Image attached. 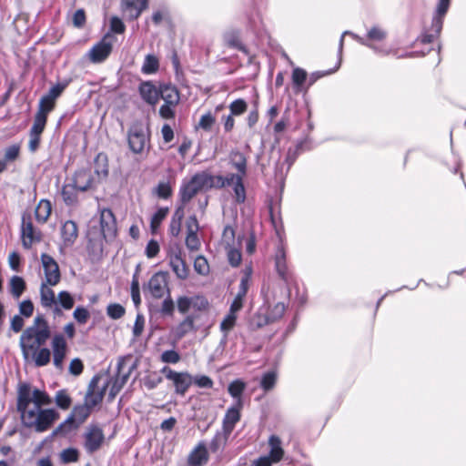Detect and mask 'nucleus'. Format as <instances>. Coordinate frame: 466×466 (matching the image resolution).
Returning <instances> with one entry per match:
<instances>
[{"label":"nucleus","mask_w":466,"mask_h":466,"mask_svg":"<svg viewBox=\"0 0 466 466\" xmlns=\"http://www.w3.org/2000/svg\"><path fill=\"white\" fill-rule=\"evenodd\" d=\"M244 178L245 177L238 178V181L231 187L233 191V198L237 204H243L247 198Z\"/></svg>","instance_id":"nucleus-46"},{"label":"nucleus","mask_w":466,"mask_h":466,"mask_svg":"<svg viewBox=\"0 0 466 466\" xmlns=\"http://www.w3.org/2000/svg\"><path fill=\"white\" fill-rule=\"evenodd\" d=\"M229 163L237 170V172L247 176L248 160L246 156L238 150H233L229 155Z\"/></svg>","instance_id":"nucleus-32"},{"label":"nucleus","mask_w":466,"mask_h":466,"mask_svg":"<svg viewBox=\"0 0 466 466\" xmlns=\"http://www.w3.org/2000/svg\"><path fill=\"white\" fill-rule=\"evenodd\" d=\"M228 107L231 115L240 116L247 111L248 104L244 99L238 98L232 101Z\"/></svg>","instance_id":"nucleus-62"},{"label":"nucleus","mask_w":466,"mask_h":466,"mask_svg":"<svg viewBox=\"0 0 466 466\" xmlns=\"http://www.w3.org/2000/svg\"><path fill=\"white\" fill-rule=\"evenodd\" d=\"M223 39L228 47L238 50L246 56H249L248 47L242 43L240 39V32L238 30L230 29L225 32Z\"/></svg>","instance_id":"nucleus-27"},{"label":"nucleus","mask_w":466,"mask_h":466,"mask_svg":"<svg viewBox=\"0 0 466 466\" xmlns=\"http://www.w3.org/2000/svg\"><path fill=\"white\" fill-rule=\"evenodd\" d=\"M250 281V273H245L239 282L238 293L230 305L231 311H239L243 307L244 299L248 293Z\"/></svg>","instance_id":"nucleus-25"},{"label":"nucleus","mask_w":466,"mask_h":466,"mask_svg":"<svg viewBox=\"0 0 466 466\" xmlns=\"http://www.w3.org/2000/svg\"><path fill=\"white\" fill-rule=\"evenodd\" d=\"M47 122V117L39 114L35 115L34 123L31 127L29 135L41 136Z\"/></svg>","instance_id":"nucleus-52"},{"label":"nucleus","mask_w":466,"mask_h":466,"mask_svg":"<svg viewBox=\"0 0 466 466\" xmlns=\"http://www.w3.org/2000/svg\"><path fill=\"white\" fill-rule=\"evenodd\" d=\"M51 346L54 366L58 370H63V362L67 350L65 337L60 333L56 334L52 339Z\"/></svg>","instance_id":"nucleus-14"},{"label":"nucleus","mask_w":466,"mask_h":466,"mask_svg":"<svg viewBox=\"0 0 466 466\" xmlns=\"http://www.w3.org/2000/svg\"><path fill=\"white\" fill-rule=\"evenodd\" d=\"M21 239L25 249H30L35 242L41 240V231L34 227L30 215L22 217Z\"/></svg>","instance_id":"nucleus-5"},{"label":"nucleus","mask_w":466,"mask_h":466,"mask_svg":"<svg viewBox=\"0 0 466 466\" xmlns=\"http://www.w3.org/2000/svg\"><path fill=\"white\" fill-rule=\"evenodd\" d=\"M62 243L60 249L71 248L78 238V227L73 220H66L60 228Z\"/></svg>","instance_id":"nucleus-16"},{"label":"nucleus","mask_w":466,"mask_h":466,"mask_svg":"<svg viewBox=\"0 0 466 466\" xmlns=\"http://www.w3.org/2000/svg\"><path fill=\"white\" fill-rule=\"evenodd\" d=\"M168 208H159L152 216L150 220V228L152 233H155L160 227L162 221L168 214Z\"/></svg>","instance_id":"nucleus-50"},{"label":"nucleus","mask_w":466,"mask_h":466,"mask_svg":"<svg viewBox=\"0 0 466 466\" xmlns=\"http://www.w3.org/2000/svg\"><path fill=\"white\" fill-rule=\"evenodd\" d=\"M277 375L274 371H268L265 373L260 380V387L265 390L268 391L272 390L276 384Z\"/></svg>","instance_id":"nucleus-61"},{"label":"nucleus","mask_w":466,"mask_h":466,"mask_svg":"<svg viewBox=\"0 0 466 466\" xmlns=\"http://www.w3.org/2000/svg\"><path fill=\"white\" fill-rule=\"evenodd\" d=\"M195 329V317L187 315L175 329V335L177 339H182L188 332Z\"/></svg>","instance_id":"nucleus-38"},{"label":"nucleus","mask_w":466,"mask_h":466,"mask_svg":"<svg viewBox=\"0 0 466 466\" xmlns=\"http://www.w3.org/2000/svg\"><path fill=\"white\" fill-rule=\"evenodd\" d=\"M95 173L99 177H106L108 176V160L105 153H98L94 160Z\"/></svg>","instance_id":"nucleus-41"},{"label":"nucleus","mask_w":466,"mask_h":466,"mask_svg":"<svg viewBox=\"0 0 466 466\" xmlns=\"http://www.w3.org/2000/svg\"><path fill=\"white\" fill-rule=\"evenodd\" d=\"M169 265L177 279L181 280L187 279L189 270L185 260L182 258L180 252L172 254L170 256Z\"/></svg>","instance_id":"nucleus-28"},{"label":"nucleus","mask_w":466,"mask_h":466,"mask_svg":"<svg viewBox=\"0 0 466 466\" xmlns=\"http://www.w3.org/2000/svg\"><path fill=\"white\" fill-rule=\"evenodd\" d=\"M198 191L210 189V173L208 171L198 172L189 179Z\"/></svg>","instance_id":"nucleus-37"},{"label":"nucleus","mask_w":466,"mask_h":466,"mask_svg":"<svg viewBox=\"0 0 466 466\" xmlns=\"http://www.w3.org/2000/svg\"><path fill=\"white\" fill-rule=\"evenodd\" d=\"M52 211L51 202L47 199H41L35 208V218L38 222L45 223Z\"/></svg>","instance_id":"nucleus-43"},{"label":"nucleus","mask_w":466,"mask_h":466,"mask_svg":"<svg viewBox=\"0 0 466 466\" xmlns=\"http://www.w3.org/2000/svg\"><path fill=\"white\" fill-rule=\"evenodd\" d=\"M303 142H299L294 148H289L284 162L287 164L286 172H289L302 149Z\"/></svg>","instance_id":"nucleus-54"},{"label":"nucleus","mask_w":466,"mask_h":466,"mask_svg":"<svg viewBox=\"0 0 466 466\" xmlns=\"http://www.w3.org/2000/svg\"><path fill=\"white\" fill-rule=\"evenodd\" d=\"M279 238H281L279 237ZM275 269L279 277L287 284H290L294 281V275L292 270L287 262L286 249L282 239H279V243L276 248L275 256Z\"/></svg>","instance_id":"nucleus-4"},{"label":"nucleus","mask_w":466,"mask_h":466,"mask_svg":"<svg viewBox=\"0 0 466 466\" xmlns=\"http://www.w3.org/2000/svg\"><path fill=\"white\" fill-rule=\"evenodd\" d=\"M105 441L103 430L97 425H90L85 434V449L93 453L100 449Z\"/></svg>","instance_id":"nucleus-12"},{"label":"nucleus","mask_w":466,"mask_h":466,"mask_svg":"<svg viewBox=\"0 0 466 466\" xmlns=\"http://www.w3.org/2000/svg\"><path fill=\"white\" fill-rule=\"evenodd\" d=\"M123 366H124V361L119 360L117 362V367H116V370H117L116 375L115 376V378H112L106 382V383H108V387H109L108 401H112L116 398V396L119 393V391L122 390L124 385L127 383L132 370L135 368V366H132L128 369V370L127 372L122 373Z\"/></svg>","instance_id":"nucleus-7"},{"label":"nucleus","mask_w":466,"mask_h":466,"mask_svg":"<svg viewBox=\"0 0 466 466\" xmlns=\"http://www.w3.org/2000/svg\"><path fill=\"white\" fill-rule=\"evenodd\" d=\"M198 189L190 180H184L180 186L178 196L182 205L188 203L198 193Z\"/></svg>","instance_id":"nucleus-35"},{"label":"nucleus","mask_w":466,"mask_h":466,"mask_svg":"<svg viewBox=\"0 0 466 466\" xmlns=\"http://www.w3.org/2000/svg\"><path fill=\"white\" fill-rule=\"evenodd\" d=\"M208 461V453L206 445L203 442L198 444V446L189 453L187 462L190 466H203Z\"/></svg>","instance_id":"nucleus-30"},{"label":"nucleus","mask_w":466,"mask_h":466,"mask_svg":"<svg viewBox=\"0 0 466 466\" xmlns=\"http://www.w3.org/2000/svg\"><path fill=\"white\" fill-rule=\"evenodd\" d=\"M246 384L240 380H235L229 383L228 391L232 398L236 400L235 405L243 407L242 393L245 390Z\"/></svg>","instance_id":"nucleus-36"},{"label":"nucleus","mask_w":466,"mask_h":466,"mask_svg":"<svg viewBox=\"0 0 466 466\" xmlns=\"http://www.w3.org/2000/svg\"><path fill=\"white\" fill-rule=\"evenodd\" d=\"M77 189L71 183L62 187L61 195L66 206H74L77 203Z\"/></svg>","instance_id":"nucleus-45"},{"label":"nucleus","mask_w":466,"mask_h":466,"mask_svg":"<svg viewBox=\"0 0 466 466\" xmlns=\"http://www.w3.org/2000/svg\"><path fill=\"white\" fill-rule=\"evenodd\" d=\"M40 302L43 308L51 309L56 316L62 315V310L56 303L55 292L46 282H42L40 287Z\"/></svg>","instance_id":"nucleus-18"},{"label":"nucleus","mask_w":466,"mask_h":466,"mask_svg":"<svg viewBox=\"0 0 466 466\" xmlns=\"http://www.w3.org/2000/svg\"><path fill=\"white\" fill-rule=\"evenodd\" d=\"M161 372L167 380L173 381L176 393L184 396L192 383V377L187 372H177L167 366L161 370Z\"/></svg>","instance_id":"nucleus-6"},{"label":"nucleus","mask_w":466,"mask_h":466,"mask_svg":"<svg viewBox=\"0 0 466 466\" xmlns=\"http://www.w3.org/2000/svg\"><path fill=\"white\" fill-rule=\"evenodd\" d=\"M52 399L50 396L43 390L35 389L33 390V404L38 406L40 409L43 405H50Z\"/></svg>","instance_id":"nucleus-56"},{"label":"nucleus","mask_w":466,"mask_h":466,"mask_svg":"<svg viewBox=\"0 0 466 466\" xmlns=\"http://www.w3.org/2000/svg\"><path fill=\"white\" fill-rule=\"evenodd\" d=\"M60 458L64 464L76 462L79 460V452L75 448H67L62 451Z\"/></svg>","instance_id":"nucleus-58"},{"label":"nucleus","mask_w":466,"mask_h":466,"mask_svg":"<svg viewBox=\"0 0 466 466\" xmlns=\"http://www.w3.org/2000/svg\"><path fill=\"white\" fill-rule=\"evenodd\" d=\"M238 311H231L229 309V312L225 316L223 320L220 323V329L224 333V338L228 337V332L234 328L237 320V313Z\"/></svg>","instance_id":"nucleus-49"},{"label":"nucleus","mask_w":466,"mask_h":466,"mask_svg":"<svg viewBox=\"0 0 466 466\" xmlns=\"http://www.w3.org/2000/svg\"><path fill=\"white\" fill-rule=\"evenodd\" d=\"M450 5L451 0H438L431 27V30L438 35H441L443 26V20L450 8Z\"/></svg>","instance_id":"nucleus-19"},{"label":"nucleus","mask_w":466,"mask_h":466,"mask_svg":"<svg viewBox=\"0 0 466 466\" xmlns=\"http://www.w3.org/2000/svg\"><path fill=\"white\" fill-rule=\"evenodd\" d=\"M56 303L61 310H69L74 307L75 299L71 293L66 290H63L58 293Z\"/></svg>","instance_id":"nucleus-47"},{"label":"nucleus","mask_w":466,"mask_h":466,"mask_svg":"<svg viewBox=\"0 0 466 466\" xmlns=\"http://www.w3.org/2000/svg\"><path fill=\"white\" fill-rule=\"evenodd\" d=\"M216 119L214 116L208 112L201 116L198 127L202 128L205 131H210Z\"/></svg>","instance_id":"nucleus-64"},{"label":"nucleus","mask_w":466,"mask_h":466,"mask_svg":"<svg viewBox=\"0 0 466 466\" xmlns=\"http://www.w3.org/2000/svg\"><path fill=\"white\" fill-rule=\"evenodd\" d=\"M51 352L47 348H40L34 356L36 367H44L50 362Z\"/></svg>","instance_id":"nucleus-55"},{"label":"nucleus","mask_w":466,"mask_h":466,"mask_svg":"<svg viewBox=\"0 0 466 466\" xmlns=\"http://www.w3.org/2000/svg\"><path fill=\"white\" fill-rule=\"evenodd\" d=\"M147 7V0H122V8L132 20L137 19Z\"/></svg>","instance_id":"nucleus-26"},{"label":"nucleus","mask_w":466,"mask_h":466,"mask_svg":"<svg viewBox=\"0 0 466 466\" xmlns=\"http://www.w3.org/2000/svg\"><path fill=\"white\" fill-rule=\"evenodd\" d=\"M99 380V375H95L91 379L85 397V402L92 409L102 402L106 390L108 388V383H105L100 389L96 390Z\"/></svg>","instance_id":"nucleus-10"},{"label":"nucleus","mask_w":466,"mask_h":466,"mask_svg":"<svg viewBox=\"0 0 466 466\" xmlns=\"http://www.w3.org/2000/svg\"><path fill=\"white\" fill-rule=\"evenodd\" d=\"M92 408L86 402L84 404L76 405L69 416L57 426L52 432L51 437L58 435H66L70 431L78 428L90 415Z\"/></svg>","instance_id":"nucleus-2"},{"label":"nucleus","mask_w":466,"mask_h":466,"mask_svg":"<svg viewBox=\"0 0 466 466\" xmlns=\"http://www.w3.org/2000/svg\"><path fill=\"white\" fill-rule=\"evenodd\" d=\"M77 191L85 192L92 187L93 177L90 170L81 168L75 172L72 183Z\"/></svg>","instance_id":"nucleus-24"},{"label":"nucleus","mask_w":466,"mask_h":466,"mask_svg":"<svg viewBox=\"0 0 466 466\" xmlns=\"http://www.w3.org/2000/svg\"><path fill=\"white\" fill-rule=\"evenodd\" d=\"M347 35H350L354 40L359 42L360 45L365 46L372 49L377 54H380V55H382V56H388V55L390 54V50L382 49V48H380V47L371 44L367 39L358 35L357 34H354V33H352L350 31H344L342 33L341 36H340L339 43V50H338L339 58H341L342 50H343V45H344V36Z\"/></svg>","instance_id":"nucleus-23"},{"label":"nucleus","mask_w":466,"mask_h":466,"mask_svg":"<svg viewBox=\"0 0 466 466\" xmlns=\"http://www.w3.org/2000/svg\"><path fill=\"white\" fill-rule=\"evenodd\" d=\"M112 52V43L106 41V36L96 43L87 53L90 62L99 64L104 62Z\"/></svg>","instance_id":"nucleus-15"},{"label":"nucleus","mask_w":466,"mask_h":466,"mask_svg":"<svg viewBox=\"0 0 466 466\" xmlns=\"http://www.w3.org/2000/svg\"><path fill=\"white\" fill-rule=\"evenodd\" d=\"M285 304L279 302L270 309L268 315L258 313L253 319V323L258 328H260L281 318L285 312Z\"/></svg>","instance_id":"nucleus-20"},{"label":"nucleus","mask_w":466,"mask_h":466,"mask_svg":"<svg viewBox=\"0 0 466 466\" xmlns=\"http://www.w3.org/2000/svg\"><path fill=\"white\" fill-rule=\"evenodd\" d=\"M55 402L56 406L64 410H68L72 404V399L66 390H59L56 393Z\"/></svg>","instance_id":"nucleus-51"},{"label":"nucleus","mask_w":466,"mask_h":466,"mask_svg":"<svg viewBox=\"0 0 466 466\" xmlns=\"http://www.w3.org/2000/svg\"><path fill=\"white\" fill-rule=\"evenodd\" d=\"M281 444H282V442L279 436H277V435L269 436L268 445H269L270 450H269V453L268 456L270 457L271 460H273V461L275 463L280 461L284 456V450L281 447Z\"/></svg>","instance_id":"nucleus-33"},{"label":"nucleus","mask_w":466,"mask_h":466,"mask_svg":"<svg viewBox=\"0 0 466 466\" xmlns=\"http://www.w3.org/2000/svg\"><path fill=\"white\" fill-rule=\"evenodd\" d=\"M147 289L152 297L162 298L166 292L169 293L167 287V274L163 271L155 273L147 283Z\"/></svg>","instance_id":"nucleus-13"},{"label":"nucleus","mask_w":466,"mask_h":466,"mask_svg":"<svg viewBox=\"0 0 466 466\" xmlns=\"http://www.w3.org/2000/svg\"><path fill=\"white\" fill-rule=\"evenodd\" d=\"M31 404H33V395L31 396L30 387L27 384H22L18 390L17 410H21Z\"/></svg>","instance_id":"nucleus-40"},{"label":"nucleus","mask_w":466,"mask_h":466,"mask_svg":"<svg viewBox=\"0 0 466 466\" xmlns=\"http://www.w3.org/2000/svg\"><path fill=\"white\" fill-rule=\"evenodd\" d=\"M159 98L169 106H177L180 100L179 91L175 86L162 85L159 87Z\"/></svg>","instance_id":"nucleus-31"},{"label":"nucleus","mask_w":466,"mask_h":466,"mask_svg":"<svg viewBox=\"0 0 466 466\" xmlns=\"http://www.w3.org/2000/svg\"><path fill=\"white\" fill-rule=\"evenodd\" d=\"M246 27L256 36L260 37L265 32V25L261 14L256 7H252L246 14Z\"/></svg>","instance_id":"nucleus-17"},{"label":"nucleus","mask_w":466,"mask_h":466,"mask_svg":"<svg viewBox=\"0 0 466 466\" xmlns=\"http://www.w3.org/2000/svg\"><path fill=\"white\" fill-rule=\"evenodd\" d=\"M17 410L20 413L22 424L25 428L31 429L35 420L36 419L38 411L40 410V408L33 404L32 407L25 406V408Z\"/></svg>","instance_id":"nucleus-34"},{"label":"nucleus","mask_w":466,"mask_h":466,"mask_svg":"<svg viewBox=\"0 0 466 466\" xmlns=\"http://www.w3.org/2000/svg\"><path fill=\"white\" fill-rule=\"evenodd\" d=\"M141 98L150 106H155L159 100V88L152 81H142L138 86Z\"/></svg>","instance_id":"nucleus-21"},{"label":"nucleus","mask_w":466,"mask_h":466,"mask_svg":"<svg viewBox=\"0 0 466 466\" xmlns=\"http://www.w3.org/2000/svg\"><path fill=\"white\" fill-rule=\"evenodd\" d=\"M59 418V413L55 409H40L31 429L36 432L46 431Z\"/></svg>","instance_id":"nucleus-11"},{"label":"nucleus","mask_w":466,"mask_h":466,"mask_svg":"<svg viewBox=\"0 0 466 466\" xmlns=\"http://www.w3.org/2000/svg\"><path fill=\"white\" fill-rule=\"evenodd\" d=\"M125 313V308L118 303H112L106 307V314L112 319H119Z\"/></svg>","instance_id":"nucleus-59"},{"label":"nucleus","mask_w":466,"mask_h":466,"mask_svg":"<svg viewBox=\"0 0 466 466\" xmlns=\"http://www.w3.org/2000/svg\"><path fill=\"white\" fill-rule=\"evenodd\" d=\"M158 59L153 55H147L141 67V72L146 75H151L158 70Z\"/></svg>","instance_id":"nucleus-48"},{"label":"nucleus","mask_w":466,"mask_h":466,"mask_svg":"<svg viewBox=\"0 0 466 466\" xmlns=\"http://www.w3.org/2000/svg\"><path fill=\"white\" fill-rule=\"evenodd\" d=\"M230 435L231 434H226V431L223 430L221 431H217L209 443L210 451L217 453L222 450L226 446Z\"/></svg>","instance_id":"nucleus-42"},{"label":"nucleus","mask_w":466,"mask_h":466,"mask_svg":"<svg viewBox=\"0 0 466 466\" xmlns=\"http://www.w3.org/2000/svg\"><path fill=\"white\" fill-rule=\"evenodd\" d=\"M55 107L56 102L43 96L39 100L36 114L46 116L47 117L48 114L52 112Z\"/></svg>","instance_id":"nucleus-53"},{"label":"nucleus","mask_w":466,"mask_h":466,"mask_svg":"<svg viewBox=\"0 0 466 466\" xmlns=\"http://www.w3.org/2000/svg\"><path fill=\"white\" fill-rule=\"evenodd\" d=\"M71 79H64L56 84L53 85L46 94L44 96L56 102V100L62 96L63 92L69 86Z\"/></svg>","instance_id":"nucleus-44"},{"label":"nucleus","mask_w":466,"mask_h":466,"mask_svg":"<svg viewBox=\"0 0 466 466\" xmlns=\"http://www.w3.org/2000/svg\"><path fill=\"white\" fill-rule=\"evenodd\" d=\"M41 262L46 277V282L49 286H56L61 279V274L57 262L48 254L41 255Z\"/></svg>","instance_id":"nucleus-9"},{"label":"nucleus","mask_w":466,"mask_h":466,"mask_svg":"<svg viewBox=\"0 0 466 466\" xmlns=\"http://www.w3.org/2000/svg\"><path fill=\"white\" fill-rule=\"evenodd\" d=\"M127 142L133 153L139 154L143 152L149 143V130L139 123L132 125L127 132Z\"/></svg>","instance_id":"nucleus-3"},{"label":"nucleus","mask_w":466,"mask_h":466,"mask_svg":"<svg viewBox=\"0 0 466 466\" xmlns=\"http://www.w3.org/2000/svg\"><path fill=\"white\" fill-rule=\"evenodd\" d=\"M241 409L242 407L234 404L227 410L222 420V430L226 431V434H231L236 424L240 420Z\"/></svg>","instance_id":"nucleus-22"},{"label":"nucleus","mask_w":466,"mask_h":466,"mask_svg":"<svg viewBox=\"0 0 466 466\" xmlns=\"http://www.w3.org/2000/svg\"><path fill=\"white\" fill-rule=\"evenodd\" d=\"M100 228L103 238L106 241L114 239L116 236V220L110 208L100 210Z\"/></svg>","instance_id":"nucleus-8"},{"label":"nucleus","mask_w":466,"mask_h":466,"mask_svg":"<svg viewBox=\"0 0 466 466\" xmlns=\"http://www.w3.org/2000/svg\"><path fill=\"white\" fill-rule=\"evenodd\" d=\"M194 269L197 273L202 276H207L209 273V265L204 256H198L195 258Z\"/></svg>","instance_id":"nucleus-60"},{"label":"nucleus","mask_w":466,"mask_h":466,"mask_svg":"<svg viewBox=\"0 0 466 466\" xmlns=\"http://www.w3.org/2000/svg\"><path fill=\"white\" fill-rule=\"evenodd\" d=\"M307 80V72L299 67H296L292 71V83L297 91H300L301 86Z\"/></svg>","instance_id":"nucleus-57"},{"label":"nucleus","mask_w":466,"mask_h":466,"mask_svg":"<svg viewBox=\"0 0 466 466\" xmlns=\"http://www.w3.org/2000/svg\"><path fill=\"white\" fill-rule=\"evenodd\" d=\"M194 299H197L199 301V304L198 305V309H205L208 306V302L206 299L202 297H196V298H189L187 296H181L178 297L177 299V310L181 314H186L190 309L192 306H195Z\"/></svg>","instance_id":"nucleus-29"},{"label":"nucleus","mask_w":466,"mask_h":466,"mask_svg":"<svg viewBox=\"0 0 466 466\" xmlns=\"http://www.w3.org/2000/svg\"><path fill=\"white\" fill-rule=\"evenodd\" d=\"M26 289L25 281L22 277L13 276L9 281V292L14 299H18Z\"/></svg>","instance_id":"nucleus-39"},{"label":"nucleus","mask_w":466,"mask_h":466,"mask_svg":"<svg viewBox=\"0 0 466 466\" xmlns=\"http://www.w3.org/2000/svg\"><path fill=\"white\" fill-rule=\"evenodd\" d=\"M387 36L386 31H384L382 28H380L378 25L372 26L367 33V40L370 42V40L373 41H381L385 39Z\"/></svg>","instance_id":"nucleus-63"},{"label":"nucleus","mask_w":466,"mask_h":466,"mask_svg":"<svg viewBox=\"0 0 466 466\" xmlns=\"http://www.w3.org/2000/svg\"><path fill=\"white\" fill-rule=\"evenodd\" d=\"M51 337V329L45 316L38 313L33 324L27 327L20 337V347L25 355L46 343Z\"/></svg>","instance_id":"nucleus-1"}]
</instances>
